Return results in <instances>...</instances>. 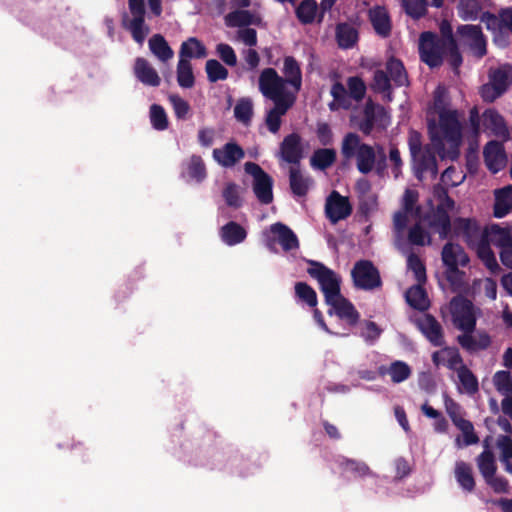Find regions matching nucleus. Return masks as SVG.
<instances>
[{"label":"nucleus","instance_id":"1","mask_svg":"<svg viewBox=\"0 0 512 512\" xmlns=\"http://www.w3.org/2000/svg\"><path fill=\"white\" fill-rule=\"evenodd\" d=\"M435 109L439 116L437 127L434 121L428 125L430 139L434 149L441 159L456 160L459 155V147L462 142V126L456 110H448L443 106L440 96H435Z\"/></svg>","mask_w":512,"mask_h":512},{"label":"nucleus","instance_id":"2","mask_svg":"<svg viewBox=\"0 0 512 512\" xmlns=\"http://www.w3.org/2000/svg\"><path fill=\"white\" fill-rule=\"evenodd\" d=\"M341 156L346 162L356 160V167L361 174H369L375 167L376 151L369 144L361 142L357 133H347L341 143Z\"/></svg>","mask_w":512,"mask_h":512},{"label":"nucleus","instance_id":"3","mask_svg":"<svg viewBox=\"0 0 512 512\" xmlns=\"http://www.w3.org/2000/svg\"><path fill=\"white\" fill-rule=\"evenodd\" d=\"M309 267L307 273L317 280L320 290L325 297V302H331L334 298L341 295V277L332 269L323 263L308 260Z\"/></svg>","mask_w":512,"mask_h":512},{"label":"nucleus","instance_id":"4","mask_svg":"<svg viewBox=\"0 0 512 512\" xmlns=\"http://www.w3.org/2000/svg\"><path fill=\"white\" fill-rule=\"evenodd\" d=\"M258 85L262 95L273 102L287 101V99L296 100L295 93L286 90L284 78L279 76L274 68L262 70L259 75Z\"/></svg>","mask_w":512,"mask_h":512},{"label":"nucleus","instance_id":"5","mask_svg":"<svg viewBox=\"0 0 512 512\" xmlns=\"http://www.w3.org/2000/svg\"><path fill=\"white\" fill-rule=\"evenodd\" d=\"M446 45L440 40L439 36L431 31H425L419 37V56L430 68H436L442 65L443 55Z\"/></svg>","mask_w":512,"mask_h":512},{"label":"nucleus","instance_id":"6","mask_svg":"<svg viewBox=\"0 0 512 512\" xmlns=\"http://www.w3.org/2000/svg\"><path fill=\"white\" fill-rule=\"evenodd\" d=\"M128 7L132 18L128 19L127 15H124L123 27L131 33L133 40L141 45L150 32L145 24V1L128 0Z\"/></svg>","mask_w":512,"mask_h":512},{"label":"nucleus","instance_id":"7","mask_svg":"<svg viewBox=\"0 0 512 512\" xmlns=\"http://www.w3.org/2000/svg\"><path fill=\"white\" fill-rule=\"evenodd\" d=\"M351 277L354 287L360 290L371 291L382 286L380 272L370 260L355 262Z\"/></svg>","mask_w":512,"mask_h":512},{"label":"nucleus","instance_id":"8","mask_svg":"<svg viewBox=\"0 0 512 512\" xmlns=\"http://www.w3.org/2000/svg\"><path fill=\"white\" fill-rule=\"evenodd\" d=\"M450 313L455 327L463 332H474L476 316L473 303L463 296H455L450 301Z\"/></svg>","mask_w":512,"mask_h":512},{"label":"nucleus","instance_id":"9","mask_svg":"<svg viewBox=\"0 0 512 512\" xmlns=\"http://www.w3.org/2000/svg\"><path fill=\"white\" fill-rule=\"evenodd\" d=\"M244 170L253 177V192L261 204H270L273 201V179L257 163L246 162Z\"/></svg>","mask_w":512,"mask_h":512},{"label":"nucleus","instance_id":"10","mask_svg":"<svg viewBox=\"0 0 512 512\" xmlns=\"http://www.w3.org/2000/svg\"><path fill=\"white\" fill-rule=\"evenodd\" d=\"M460 43L467 47L471 54L482 59L487 54V39L480 25L462 24L457 27Z\"/></svg>","mask_w":512,"mask_h":512},{"label":"nucleus","instance_id":"11","mask_svg":"<svg viewBox=\"0 0 512 512\" xmlns=\"http://www.w3.org/2000/svg\"><path fill=\"white\" fill-rule=\"evenodd\" d=\"M480 19L486 24L487 29L495 34L494 42H501L503 45L509 43L504 33L512 34V7L501 9L498 15L486 11L482 13Z\"/></svg>","mask_w":512,"mask_h":512},{"label":"nucleus","instance_id":"12","mask_svg":"<svg viewBox=\"0 0 512 512\" xmlns=\"http://www.w3.org/2000/svg\"><path fill=\"white\" fill-rule=\"evenodd\" d=\"M452 210L451 208L443 207V205H436V207L429 210L423 217L427 226L433 233L438 234L439 238L442 240L450 237L452 223L449 213Z\"/></svg>","mask_w":512,"mask_h":512},{"label":"nucleus","instance_id":"13","mask_svg":"<svg viewBox=\"0 0 512 512\" xmlns=\"http://www.w3.org/2000/svg\"><path fill=\"white\" fill-rule=\"evenodd\" d=\"M353 208L348 197L342 196L338 191L333 190L326 199L325 214L332 224L348 218Z\"/></svg>","mask_w":512,"mask_h":512},{"label":"nucleus","instance_id":"14","mask_svg":"<svg viewBox=\"0 0 512 512\" xmlns=\"http://www.w3.org/2000/svg\"><path fill=\"white\" fill-rule=\"evenodd\" d=\"M442 261L447 267V279L452 281L451 274L459 273L458 266L465 267L470 259L467 253L459 244L446 243L442 248Z\"/></svg>","mask_w":512,"mask_h":512},{"label":"nucleus","instance_id":"15","mask_svg":"<svg viewBox=\"0 0 512 512\" xmlns=\"http://www.w3.org/2000/svg\"><path fill=\"white\" fill-rule=\"evenodd\" d=\"M453 231L456 236H462L470 248L478 245L484 237L478 222L471 218L458 217L453 222Z\"/></svg>","mask_w":512,"mask_h":512},{"label":"nucleus","instance_id":"16","mask_svg":"<svg viewBox=\"0 0 512 512\" xmlns=\"http://www.w3.org/2000/svg\"><path fill=\"white\" fill-rule=\"evenodd\" d=\"M279 157L291 166L301 165L304 157L302 138L298 133L285 136L279 146Z\"/></svg>","mask_w":512,"mask_h":512},{"label":"nucleus","instance_id":"17","mask_svg":"<svg viewBox=\"0 0 512 512\" xmlns=\"http://www.w3.org/2000/svg\"><path fill=\"white\" fill-rule=\"evenodd\" d=\"M436 152L432 147L425 146L423 152L413 159L414 173L417 179L422 180L425 173H430L432 178L438 175Z\"/></svg>","mask_w":512,"mask_h":512},{"label":"nucleus","instance_id":"18","mask_svg":"<svg viewBox=\"0 0 512 512\" xmlns=\"http://www.w3.org/2000/svg\"><path fill=\"white\" fill-rule=\"evenodd\" d=\"M288 176L289 187L293 196L306 197L314 184L313 178L302 171L301 165L290 166Z\"/></svg>","mask_w":512,"mask_h":512},{"label":"nucleus","instance_id":"19","mask_svg":"<svg viewBox=\"0 0 512 512\" xmlns=\"http://www.w3.org/2000/svg\"><path fill=\"white\" fill-rule=\"evenodd\" d=\"M417 326L433 346L441 347L444 344L442 326L433 315L425 314L418 319Z\"/></svg>","mask_w":512,"mask_h":512},{"label":"nucleus","instance_id":"20","mask_svg":"<svg viewBox=\"0 0 512 512\" xmlns=\"http://www.w3.org/2000/svg\"><path fill=\"white\" fill-rule=\"evenodd\" d=\"M244 156V149L235 142H228L222 148L213 150L214 159L225 168L233 167Z\"/></svg>","mask_w":512,"mask_h":512},{"label":"nucleus","instance_id":"21","mask_svg":"<svg viewBox=\"0 0 512 512\" xmlns=\"http://www.w3.org/2000/svg\"><path fill=\"white\" fill-rule=\"evenodd\" d=\"M484 161L486 167L492 173L502 170L506 161L502 145L497 141H490L484 148Z\"/></svg>","mask_w":512,"mask_h":512},{"label":"nucleus","instance_id":"22","mask_svg":"<svg viewBox=\"0 0 512 512\" xmlns=\"http://www.w3.org/2000/svg\"><path fill=\"white\" fill-rule=\"evenodd\" d=\"M296 100L287 99V101L274 102V107L271 108L265 117V124L269 132L276 134L281 127V117L294 105Z\"/></svg>","mask_w":512,"mask_h":512},{"label":"nucleus","instance_id":"23","mask_svg":"<svg viewBox=\"0 0 512 512\" xmlns=\"http://www.w3.org/2000/svg\"><path fill=\"white\" fill-rule=\"evenodd\" d=\"M485 240L491 245L499 247L501 250L512 247V233L510 229L493 224L484 229Z\"/></svg>","mask_w":512,"mask_h":512},{"label":"nucleus","instance_id":"24","mask_svg":"<svg viewBox=\"0 0 512 512\" xmlns=\"http://www.w3.org/2000/svg\"><path fill=\"white\" fill-rule=\"evenodd\" d=\"M134 74L136 78L144 85L151 87H157L160 85L161 79L157 71L145 58L138 57L135 60Z\"/></svg>","mask_w":512,"mask_h":512},{"label":"nucleus","instance_id":"25","mask_svg":"<svg viewBox=\"0 0 512 512\" xmlns=\"http://www.w3.org/2000/svg\"><path fill=\"white\" fill-rule=\"evenodd\" d=\"M327 305L334 309L336 315L340 319H345L350 325H355L360 317L359 312L356 310L354 305L345 298L342 294L334 298L331 302H327Z\"/></svg>","mask_w":512,"mask_h":512},{"label":"nucleus","instance_id":"26","mask_svg":"<svg viewBox=\"0 0 512 512\" xmlns=\"http://www.w3.org/2000/svg\"><path fill=\"white\" fill-rule=\"evenodd\" d=\"M283 74L285 84L294 88V93H298L302 87V72L299 62L293 56H286L283 61Z\"/></svg>","mask_w":512,"mask_h":512},{"label":"nucleus","instance_id":"27","mask_svg":"<svg viewBox=\"0 0 512 512\" xmlns=\"http://www.w3.org/2000/svg\"><path fill=\"white\" fill-rule=\"evenodd\" d=\"M271 232L277 236L278 243L286 252L299 248L296 234L285 224L277 222L271 225Z\"/></svg>","mask_w":512,"mask_h":512},{"label":"nucleus","instance_id":"28","mask_svg":"<svg viewBox=\"0 0 512 512\" xmlns=\"http://www.w3.org/2000/svg\"><path fill=\"white\" fill-rule=\"evenodd\" d=\"M494 196L493 215L496 218H503L512 210V185L496 189Z\"/></svg>","mask_w":512,"mask_h":512},{"label":"nucleus","instance_id":"29","mask_svg":"<svg viewBox=\"0 0 512 512\" xmlns=\"http://www.w3.org/2000/svg\"><path fill=\"white\" fill-rule=\"evenodd\" d=\"M483 124L491 130V132L498 137H505L508 135V127L504 117L494 108H488L483 112Z\"/></svg>","mask_w":512,"mask_h":512},{"label":"nucleus","instance_id":"30","mask_svg":"<svg viewBox=\"0 0 512 512\" xmlns=\"http://www.w3.org/2000/svg\"><path fill=\"white\" fill-rule=\"evenodd\" d=\"M369 17L375 32L381 37H388L391 33V20L385 7L377 6L370 10Z\"/></svg>","mask_w":512,"mask_h":512},{"label":"nucleus","instance_id":"31","mask_svg":"<svg viewBox=\"0 0 512 512\" xmlns=\"http://www.w3.org/2000/svg\"><path fill=\"white\" fill-rule=\"evenodd\" d=\"M221 240L228 246L242 243L247 237L246 229L235 221H229L220 228Z\"/></svg>","mask_w":512,"mask_h":512},{"label":"nucleus","instance_id":"32","mask_svg":"<svg viewBox=\"0 0 512 512\" xmlns=\"http://www.w3.org/2000/svg\"><path fill=\"white\" fill-rule=\"evenodd\" d=\"M488 439L484 440L485 449L476 458L477 467L484 480L496 475L497 472L495 456L489 448Z\"/></svg>","mask_w":512,"mask_h":512},{"label":"nucleus","instance_id":"33","mask_svg":"<svg viewBox=\"0 0 512 512\" xmlns=\"http://www.w3.org/2000/svg\"><path fill=\"white\" fill-rule=\"evenodd\" d=\"M384 71L387 72V75L389 76L391 81L394 82L395 86L402 87L409 85L407 71L404 67L403 62L400 59L394 56L388 58L385 64Z\"/></svg>","mask_w":512,"mask_h":512},{"label":"nucleus","instance_id":"34","mask_svg":"<svg viewBox=\"0 0 512 512\" xmlns=\"http://www.w3.org/2000/svg\"><path fill=\"white\" fill-rule=\"evenodd\" d=\"M295 15L302 25L318 23L319 7L316 0H302L297 6L294 5Z\"/></svg>","mask_w":512,"mask_h":512},{"label":"nucleus","instance_id":"35","mask_svg":"<svg viewBox=\"0 0 512 512\" xmlns=\"http://www.w3.org/2000/svg\"><path fill=\"white\" fill-rule=\"evenodd\" d=\"M207 56L205 45L196 37H189L183 41L179 50V59L189 60L192 58L202 59Z\"/></svg>","mask_w":512,"mask_h":512},{"label":"nucleus","instance_id":"36","mask_svg":"<svg viewBox=\"0 0 512 512\" xmlns=\"http://www.w3.org/2000/svg\"><path fill=\"white\" fill-rule=\"evenodd\" d=\"M454 474L457 483L465 492L471 493L475 490L476 482L469 463L464 461L456 462Z\"/></svg>","mask_w":512,"mask_h":512},{"label":"nucleus","instance_id":"37","mask_svg":"<svg viewBox=\"0 0 512 512\" xmlns=\"http://www.w3.org/2000/svg\"><path fill=\"white\" fill-rule=\"evenodd\" d=\"M337 158L336 151L332 148H319L316 149L311 158L310 165L314 169L324 171L331 167Z\"/></svg>","mask_w":512,"mask_h":512},{"label":"nucleus","instance_id":"38","mask_svg":"<svg viewBox=\"0 0 512 512\" xmlns=\"http://www.w3.org/2000/svg\"><path fill=\"white\" fill-rule=\"evenodd\" d=\"M407 303L414 309L426 310L429 306V300L423 284L418 283L410 287L405 294Z\"/></svg>","mask_w":512,"mask_h":512},{"label":"nucleus","instance_id":"39","mask_svg":"<svg viewBox=\"0 0 512 512\" xmlns=\"http://www.w3.org/2000/svg\"><path fill=\"white\" fill-rule=\"evenodd\" d=\"M333 101L329 103L331 111L338 110L339 108L348 110L351 108L352 103L347 89L341 82H335L330 91Z\"/></svg>","mask_w":512,"mask_h":512},{"label":"nucleus","instance_id":"40","mask_svg":"<svg viewBox=\"0 0 512 512\" xmlns=\"http://www.w3.org/2000/svg\"><path fill=\"white\" fill-rule=\"evenodd\" d=\"M336 40L339 47L352 48L358 40V31L348 23H340L336 26Z\"/></svg>","mask_w":512,"mask_h":512},{"label":"nucleus","instance_id":"41","mask_svg":"<svg viewBox=\"0 0 512 512\" xmlns=\"http://www.w3.org/2000/svg\"><path fill=\"white\" fill-rule=\"evenodd\" d=\"M149 49L163 62L170 60L174 55L173 50L161 34H155L149 39Z\"/></svg>","mask_w":512,"mask_h":512},{"label":"nucleus","instance_id":"42","mask_svg":"<svg viewBox=\"0 0 512 512\" xmlns=\"http://www.w3.org/2000/svg\"><path fill=\"white\" fill-rule=\"evenodd\" d=\"M476 251L478 258L483 262L485 267L490 270L492 273H495L499 270V265L496 260L495 254L491 249V245L487 242V240H482L478 245L473 247Z\"/></svg>","mask_w":512,"mask_h":512},{"label":"nucleus","instance_id":"43","mask_svg":"<svg viewBox=\"0 0 512 512\" xmlns=\"http://www.w3.org/2000/svg\"><path fill=\"white\" fill-rule=\"evenodd\" d=\"M371 88L376 93L383 94L387 101L392 100L391 79L384 70L377 69L374 71Z\"/></svg>","mask_w":512,"mask_h":512},{"label":"nucleus","instance_id":"44","mask_svg":"<svg viewBox=\"0 0 512 512\" xmlns=\"http://www.w3.org/2000/svg\"><path fill=\"white\" fill-rule=\"evenodd\" d=\"M458 16L464 21L477 20L482 11V5L479 0H459Z\"/></svg>","mask_w":512,"mask_h":512},{"label":"nucleus","instance_id":"45","mask_svg":"<svg viewBox=\"0 0 512 512\" xmlns=\"http://www.w3.org/2000/svg\"><path fill=\"white\" fill-rule=\"evenodd\" d=\"M339 467L345 471L352 473L355 477L363 478L366 476H372L373 472L369 466L363 462L355 459H349L342 457L339 461Z\"/></svg>","mask_w":512,"mask_h":512},{"label":"nucleus","instance_id":"46","mask_svg":"<svg viewBox=\"0 0 512 512\" xmlns=\"http://www.w3.org/2000/svg\"><path fill=\"white\" fill-rule=\"evenodd\" d=\"M295 297L299 302L305 303L310 308H315L318 303L316 291L306 282H296L294 285Z\"/></svg>","mask_w":512,"mask_h":512},{"label":"nucleus","instance_id":"47","mask_svg":"<svg viewBox=\"0 0 512 512\" xmlns=\"http://www.w3.org/2000/svg\"><path fill=\"white\" fill-rule=\"evenodd\" d=\"M177 82L182 88H191L195 84L192 65L189 60L179 59L177 64Z\"/></svg>","mask_w":512,"mask_h":512},{"label":"nucleus","instance_id":"48","mask_svg":"<svg viewBox=\"0 0 512 512\" xmlns=\"http://www.w3.org/2000/svg\"><path fill=\"white\" fill-rule=\"evenodd\" d=\"M227 27H247L253 23V14L244 9L229 12L225 17Z\"/></svg>","mask_w":512,"mask_h":512},{"label":"nucleus","instance_id":"49","mask_svg":"<svg viewBox=\"0 0 512 512\" xmlns=\"http://www.w3.org/2000/svg\"><path fill=\"white\" fill-rule=\"evenodd\" d=\"M458 378L466 393L473 395L478 392V379L466 365L458 369Z\"/></svg>","mask_w":512,"mask_h":512},{"label":"nucleus","instance_id":"50","mask_svg":"<svg viewBox=\"0 0 512 512\" xmlns=\"http://www.w3.org/2000/svg\"><path fill=\"white\" fill-rule=\"evenodd\" d=\"M187 174L190 179L197 183L202 182L206 176V167L203 159L199 155H192L187 164Z\"/></svg>","mask_w":512,"mask_h":512},{"label":"nucleus","instance_id":"51","mask_svg":"<svg viewBox=\"0 0 512 512\" xmlns=\"http://www.w3.org/2000/svg\"><path fill=\"white\" fill-rule=\"evenodd\" d=\"M387 372L393 383H401L407 380L412 374L410 366L406 362L400 360L392 362Z\"/></svg>","mask_w":512,"mask_h":512},{"label":"nucleus","instance_id":"52","mask_svg":"<svg viewBox=\"0 0 512 512\" xmlns=\"http://www.w3.org/2000/svg\"><path fill=\"white\" fill-rule=\"evenodd\" d=\"M205 70L211 83L226 80L229 75L228 70L216 59H209L206 62Z\"/></svg>","mask_w":512,"mask_h":512},{"label":"nucleus","instance_id":"53","mask_svg":"<svg viewBox=\"0 0 512 512\" xmlns=\"http://www.w3.org/2000/svg\"><path fill=\"white\" fill-rule=\"evenodd\" d=\"M348 94L350 100L361 102L366 95V84L359 76H351L347 79Z\"/></svg>","mask_w":512,"mask_h":512},{"label":"nucleus","instance_id":"54","mask_svg":"<svg viewBox=\"0 0 512 512\" xmlns=\"http://www.w3.org/2000/svg\"><path fill=\"white\" fill-rule=\"evenodd\" d=\"M489 82L494 85L497 90L505 93L510 85L509 71L503 67L490 70Z\"/></svg>","mask_w":512,"mask_h":512},{"label":"nucleus","instance_id":"55","mask_svg":"<svg viewBox=\"0 0 512 512\" xmlns=\"http://www.w3.org/2000/svg\"><path fill=\"white\" fill-rule=\"evenodd\" d=\"M496 390L506 396L512 395V375L509 371H497L493 376Z\"/></svg>","mask_w":512,"mask_h":512},{"label":"nucleus","instance_id":"56","mask_svg":"<svg viewBox=\"0 0 512 512\" xmlns=\"http://www.w3.org/2000/svg\"><path fill=\"white\" fill-rule=\"evenodd\" d=\"M427 0H402L404 11L411 18L418 20L427 13Z\"/></svg>","mask_w":512,"mask_h":512},{"label":"nucleus","instance_id":"57","mask_svg":"<svg viewBox=\"0 0 512 512\" xmlns=\"http://www.w3.org/2000/svg\"><path fill=\"white\" fill-rule=\"evenodd\" d=\"M150 121L155 130L163 131L168 128V117L165 109L159 104H152L150 107Z\"/></svg>","mask_w":512,"mask_h":512},{"label":"nucleus","instance_id":"58","mask_svg":"<svg viewBox=\"0 0 512 512\" xmlns=\"http://www.w3.org/2000/svg\"><path fill=\"white\" fill-rule=\"evenodd\" d=\"M235 118L244 123L248 124L253 116V103L249 98L240 99L234 107Z\"/></svg>","mask_w":512,"mask_h":512},{"label":"nucleus","instance_id":"59","mask_svg":"<svg viewBox=\"0 0 512 512\" xmlns=\"http://www.w3.org/2000/svg\"><path fill=\"white\" fill-rule=\"evenodd\" d=\"M407 267L414 273L417 283L425 284L426 268L420 257L414 253H410L407 257Z\"/></svg>","mask_w":512,"mask_h":512},{"label":"nucleus","instance_id":"60","mask_svg":"<svg viewBox=\"0 0 512 512\" xmlns=\"http://www.w3.org/2000/svg\"><path fill=\"white\" fill-rule=\"evenodd\" d=\"M408 240L411 244L417 246H424L431 242L428 232L419 223H416L410 228Z\"/></svg>","mask_w":512,"mask_h":512},{"label":"nucleus","instance_id":"61","mask_svg":"<svg viewBox=\"0 0 512 512\" xmlns=\"http://www.w3.org/2000/svg\"><path fill=\"white\" fill-rule=\"evenodd\" d=\"M222 196L229 207L239 208L242 205V199L239 195V187L233 182H230L225 186Z\"/></svg>","mask_w":512,"mask_h":512},{"label":"nucleus","instance_id":"62","mask_svg":"<svg viewBox=\"0 0 512 512\" xmlns=\"http://www.w3.org/2000/svg\"><path fill=\"white\" fill-rule=\"evenodd\" d=\"M455 426L462 432L465 446L474 445L479 442V437L475 433L474 426L470 420L463 419L458 421Z\"/></svg>","mask_w":512,"mask_h":512},{"label":"nucleus","instance_id":"63","mask_svg":"<svg viewBox=\"0 0 512 512\" xmlns=\"http://www.w3.org/2000/svg\"><path fill=\"white\" fill-rule=\"evenodd\" d=\"M169 101L172 104L176 118L181 120L186 119L190 111L189 103L176 94L170 95Z\"/></svg>","mask_w":512,"mask_h":512},{"label":"nucleus","instance_id":"64","mask_svg":"<svg viewBox=\"0 0 512 512\" xmlns=\"http://www.w3.org/2000/svg\"><path fill=\"white\" fill-rule=\"evenodd\" d=\"M445 54L448 57V62L456 74L459 73V68L463 63V58L460 53L458 43L446 45Z\"/></svg>","mask_w":512,"mask_h":512}]
</instances>
